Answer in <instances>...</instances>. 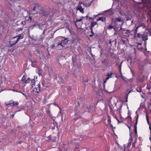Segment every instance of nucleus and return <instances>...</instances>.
Wrapping results in <instances>:
<instances>
[{
	"mask_svg": "<svg viewBox=\"0 0 151 151\" xmlns=\"http://www.w3.org/2000/svg\"><path fill=\"white\" fill-rule=\"evenodd\" d=\"M142 89L140 87H139L138 88L136 89V91L137 92H141Z\"/></svg>",
	"mask_w": 151,
	"mask_h": 151,
	"instance_id": "nucleus-31",
	"label": "nucleus"
},
{
	"mask_svg": "<svg viewBox=\"0 0 151 151\" xmlns=\"http://www.w3.org/2000/svg\"><path fill=\"white\" fill-rule=\"evenodd\" d=\"M121 22V18H116L114 20V23L115 26L119 25H118V22Z\"/></svg>",
	"mask_w": 151,
	"mask_h": 151,
	"instance_id": "nucleus-12",
	"label": "nucleus"
},
{
	"mask_svg": "<svg viewBox=\"0 0 151 151\" xmlns=\"http://www.w3.org/2000/svg\"><path fill=\"white\" fill-rule=\"evenodd\" d=\"M53 124L54 125V126H55L56 125V123L55 121L53 120Z\"/></svg>",
	"mask_w": 151,
	"mask_h": 151,
	"instance_id": "nucleus-36",
	"label": "nucleus"
},
{
	"mask_svg": "<svg viewBox=\"0 0 151 151\" xmlns=\"http://www.w3.org/2000/svg\"><path fill=\"white\" fill-rule=\"evenodd\" d=\"M55 45L53 44L52 45V48H54L55 47Z\"/></svg>",
	"mask_w": 151,
	"mask_h": 151,
	"instance_id": "nucleus-45",
	"label": "nucleus"
},
{
	"mask_svg": "<svg viewBox=\"0 0 151 151\" xmlns=\"http://www.w3.org/2000/svg\"><path fill=\"white\" fill-rule=\"evenodd\" d=\"M85 17H87V18L88 17V15H87Z\"/></svg>",
	"mask_w": 151,
	"mask_h": 151,
	"instance_id": "nucleus-53",
	"label": "nucleus"
},
{
	"mask_svg": "<svg viewBox=\"0 0 151 151\" xmlns=\"http://www.w3.org/2000/svg\"><path fill=\"white\" fill-rule=\"evenodd\" d=\"M75 41V38H72L70 40H69V41L70 42V43L71 44L73 43Z\"/></svg>",
	"mask_w": 151,
	"mask_h": 151,
	"instance_id": "nucleus-24",
	"label": "nucleus"
},
{
	"mask_svg": "<svg viewBox=\"0 0 151 151\" xmlns=\"http://www.w3.org/2000/svg\"><path fill=\"white\" fill-rule=\"evenodd\" d=\"M139 4H142V8H146L148 11V12L151 14V0H142V2L138 3Z\"/></svg>",
	"mask_w": 151,
	"mask_h": 151,
	"instance_id": "nucleus-1",
	"label": "nucleus"
},
{
	"mask_svg": "<svg viewBox=\"0 0 151 151\" xmlns=\"http://www.w3.org/2000/svg\"><path fill=\"white\" fill-rule=\"evenodd\" d=\"M112 74L113 73H110L107 74V76L106 78V80L104 82V83H105L106 81L108 80L109 78L112 77Z\"/></svg>",
	"mask_w": 151,
	"mask_h": 151,
	"instance_id": "nucleus-15",
	"label": "nucleus"
},
{
	"mask_svg": "<svg viewBox=\"0 0 151 151\" xmlns=\"http://www.w3.org/2000/svg\"><path fill=\"white\" fill-rule=\"evenodd\" d=\"M15 37H17V41H19L20 39H22L23 38L24 35L22 34H21L18 35Z\"/></svg>",
	"mask_w": 151,
	"mask_h": 151,
	"instance_id": "nucleus-13",
	"label": "nucleus"
},
{
	"mask_svg": "<svg viewBox=\"0 0 151 151\" xmlns=\"http://www.w3.org/2000/svg\"><path fill=\"white\" fill-rule=\"evenodd\" d=\"M90 29L91 30V33H92V34L91 35H90L89 36L90 37H92V36H93V35L94 34V33L93 32V28H90Z\"/></svg>",
	"mask_w": 151,
	"mask_h": 151,
	"instance_id": "nucleus-26",
	"label": "nucleus"
},
{
	"mask_svg": "<svg viewBox=\"0 0 151 151\" xmlns=\"http://www.w3.org/2000/svg\"><path fill=\"white\" fill-rule=\"evenodd\" d=\"M131 142H129V143H128V146H131Z\"/></svg>",
	"mask_w": 151,
	"mask_h": 151,
	"instance_id": "nucleus-42",
	"label": "nucleus"
},
{
	"mask_svg": "<svg viewBox=\"0 0 151 151\" xmlns=\"http://www.w3.org/2000/svg\"><path fill=\"white\" fill-rule=\"evenodd\" d=\"M136 142V141H135L134 142H133L132 144V147H134L135 148V145Z\"/></svg>",
	"mask_w": 151,
	"mask_h": 151,
	"instance_id": "nucleus-35",
	"label": "nucleus"
},
{
	"mask_svg": "<svg viewBox=\"0 0 151 151\" xmlns=\"http://www.w3.org/2000/svg\"><path fill=\"white\" fill-rule=\"evenodd\" d=\"M109 126L110 128H112L113 127V126L112 125L110 124H109Z\"/></svg>",
	"mask_w": 151,
	"mask_h": 151,
	"instance_id": "nucleus-44",
	"label": "nucleus"
},
{
	"mask_svg": "<svg viewBox=\"0 0 151 151\" xmlns=\"http://www.w3.org/2000/svg\"><path fill=\"white\" fill-rule=\"evenodd\" d=\"M93 107L91 105H90L89 106L86 107V109L85 110V112H90L92 109Z\"/></svg>",
	"mask_w": 151,
	"mask_h": 151,
	"instance_id": "nucleus-14",
	"label": "nucleus"
},
{
	"mask_svg": "<svg viewBox=\"0 0 151 151\" xmlns=\"http://www.w3.org/2000/svg\"><path fill=\"white\" fill-rule=\"evenodd\" d=\"M22 143V142L21 141H19L18 142V143L19 144H21Z\"/></svg>",
	"mask_w": 151,
	"mask_h": 151,
	"instance_id": "nucleus-47",
	"label": "nucleus"
},
{
	"mask_svg": "<svg viewBox=\"0 0 151 151\" xmlns=\"http://www.w3.org/2000/svg\"><path fill=\"white\" fill-rule=\"evenodd\" d=\"M147 88L149 90V91H151V87L150 86V85L147 84Z\"/></svg>",
	"mask_w": 151,
	"mask_h": 151,
	"instance_id": "nucleus-29",
	"label": "nucleus"
},
{
	"mask_svg": "<svg viewBox=\"0 0 151 151\" xmlns=\"http://www.w3.org/2000/svg\"><path fill=\"white\" fill-rule=\"evenodd\" d=\"M88 78H86V80L84 81V83H88Z\"/></svg>",
	"mask_w": 151,
	"mask_h": 151,
	"instance_id": "nucleus-40",
	"label": "nucleus"
},
{
	"mask_svg": "<svg viewBox=\"0 0 151 151\" xmlns=\"http://www.w3.org/2000/svg\"><path fill=\"white\" fill-rule=\"evenodd\" d=\"M112 20V21H113V19H112V20Z\"/></svg>",
	"mask_w": 151,
	"mask_h": 151,
	"instance_id": "nucleus-56",
	"label": "nucleus"
},
{
	"mask_svg": "<svg viewBox=\"0 0 151 151\" xmlns=\"http://www.w3.org/2000/svg\"><path fill=\"white\" fill-rule=\"evenodd\" d=\"M113 28V27L111 25H109L108 27V28L109 29H111Z\"/></svg>",
	"mask_w": 151,
	"mask_h": 151,
	"instance_id": "nucleus-33",
	"label": "nucleus"
},
{
	"mask_svg": "<svg viewBox=\"0 0 151 151\" xmlns=\"http://www.w3.org/2000/svg\"><path fill=\"white\" fill-rule=\"evenodd\" d=\"M22 22V24H24V23H25V22H24H24Z\"/></svg>",
	"mask_w": 151,
	"mask_h": 151,
	"instance_id": "nucleus-49",
	"label": "nucleus"
},
{
	"mask_svg": "<svg viewBox=\"0 0 151 151\" xmlns=\"http://www.w3.org/2000/svg\"><path fill=\"white\" fill-rule=\"evenodd\" d=\"M116 151H124L121 148H118V149Z\"/></svg>",
	"mask_w": 151,
	"mask_h": 151,
	"instance_id": "nucleus-34",
	"label": "nucleus"
},
{
	"mask_svg": "<svg viewBox=\"0 0 151 151\" xmlns=\"http://www.w3.org/2000/svg\"><path fill=\"white\" fill-rule=\"evenodd\" d=\"M109 44H111V40H109Z\"/></svg>",
	"mask_w": 151,
	"mask_h": 151,
	"instance_id": "nucleus-46",
	"label": "nucleus"
},
{
	"mask_svg": "<svg viewBox=\"0 0 151 151\" xmlns=\"http://www.w3.org/2000/svg\"><path fill=\"white\" fill-rule=\"evenodd\" d=\"M103 17H100L97 19V21L101 20L102 21H103Z\"/></svg>",
	"mask_w": 151,
	"mask_h": 151,
	"instance_id": "nucleus-28",
	"label": "nucleus"
},
{
	"mask_svg": "<svg viewBox=\"0 0 151 151\" xmlns=\"http://www.w3.org/2000/svg\"><path fill=\"white\" fill-rule=\"evenodd\" d=\"M142 26V25H138L137 27H136V28L137 29H138L140 27H141V26Z\"/></svg>",
	"mask_w": 151,
	"mask_h": 151,
	"instance_id": "nucleus-37",
	"label": "nucleus"
},
{
	"mask_svg": "<svg viewBox=\"0 0 151 151\" xmlns=\"http://www.w3.org/2000/svg\"><path fill=\"white\" fill-rule=\"evenodd\" d=\"M46 112L47 114L48 115V116H49L51 118H52V115L50 113V110H47L46 111Z\"/></svg>",
	"mask_w": 151,
	"mask_h": 151,
	"instance_id": "nucleus-21",
	"label": "nucleus"
},
{
	"mask_svg": "<svg viewBox=\"0 0 151 151\" xmlns=\"http://www.w3.org/2000/svg\"><path fill=\"white\" fill-rule=\"evenodd\" d=\"M69 41V38H65L64 40H61L59 43L57 44L58 45H56V46L61 45L62 47H64V46H63V45L67 43Z\"/></svg>",
	"mask_w": 151,
	"mask_h": 151,
	"instance_id": "nucleus-7",
	"label": "nucleus"
},
{
	"mask_svg": "<svg viewBox=\"0 0 151 151\" xmlns=\"http://www.w3.org/2000/svg\"><path fill=\"white\" fill-rule=\"evenodd\" d=\"M138 115L137 114L136 118V121L135 122V124L134 125V131L135 132V134H137V124L138 120Z\"/></svg>",
	"mask_w": 151,
	"mask_h": 151,
	"instance_id": "nucleus-11",
	"label": "nucleus"
},
{
	"mask_svg": "<svg viewBox=\"0 0 151 151\" xmlns=\"http://www.w3.org/2000/svg\"><path fill=\"white\" fill-rule=\"evenodd\" d=\"M16 91L17 92V91ZM18 92H19V93H21V92L20 91H18ZM22 93V94L25 97H26L27 96L25 94H24V93Z\"/></svg>",
	"mask_w": 151,
	"mask_h": 151,
	"instance_id": "nucleus-41",
	"label": "nucleus"
},
{
	"mask_svg": "<svg viewBox=\"0 0 151 151\" xmlns=\"http://www.w3.org/2000/svg\"><path fill=\"white\" fill-rule=\"evenodd\" d=\"M110 110H112V108H110Z\"/></svg>",
	"mask_w": 151,
	"mask_h": 151,
	"instance_id": "nucleus-54",
	"label": "nucleus"
},
{
	"mask_svg": "<svg viewBox=\"0 0 151 151\" xmlns=\"http://www.w3.org/2000/svg\"><path fill=\"white\" fill-rule=\"evenodd\" d=\"M49 137H50V141H52L53 142H55L57 141L56 140V138L55 136H52L51 137L50 136Z\"/></svg>",
	"mask_w": 151,
	"mask_h": 151,
	"instance_id": "nucleus-17",
	"label": "nucleus"
},
{
	"mask_svg": "<svg viewBox=\"0 0 151 151\" xmlns=\"http://www.w3.org/2000/svg\"><path fill=\"white\" fill-rule=\"evenodd\" d=\"M77 9L79 10L81 12L83 13L84 12V9L81 6H78L77 7Z\"/></svg>",
	"mask_w": 151,
	"mask_h": 151,
	"instance_id": "nucleus-16",
	"label": "nucleus"
},
{
	"mask_svg": "<svg viewBox=\"0 0 151 151\" xmlns=\"http://www.w3.org/2000/svg\"><path fill=\"white\" fill-rule=\"evenodd\" d=\"M91 19H92V18H91V17H90V18H89V20H91Z\"/></svg>",
	"mask_w": 151,
	"mask_h": 151,
	"instance_id": "nucleus-50",
	"label": "nucleus"
},
{
	"mask_svg": "<svg viewBox=\"0 0 151 151\" xmlns=\"http://www.w3.org/2000/svg\"><path fill=\"white\" fill-rule=\"evenodd\" d=\"M141 38L143 41L146 40L147 39V36L145 35H142Z\"/></svg>",
	"mask_w": 151,
	"mask_h": 151,
	"instance_id": "nucleus-20",
	"label": "nucleus"
},
{
	"mask_svg": "<svg viewBox=\"0 0 151 151\" xmlns=\"http://www.w3.org/2000/svg\"><path fill=\"white\" fill-rule=\"evenodd\" d=\"M132 140H133V139H132V136H130L129 137V142H132Z\"/></svg>",
	"mask_w": 151,
	"mask_h": 151,
	"instance_id": "nucleus-32",
	"label": "nucleus"
},
{
	"mask_svg": "<svg viewBox=\"0 0 151 151\" xmlns=\"http://www.w3.org/2000/svg\"><path fill=\"white\" fill-rule=\"evenodd\" d=\"M82 19L81 18L79 19H77L76 20L74 21L75 25L78 28L80 29L83 22H82Z\"/></svg>",
	"mask_w": 151,
	"mask_h": 151,
	"instance_id": "nucleus-6",
	"label": "nucleus"
},
{
	"mask_svg": "<svg viewBox=\"0 0 151 151\" xmlns=\"http://www.w3.org/2000/svg\"><path fill=\"white\" fill-rule=\"evenodd\" d=\"M137 29H137L136 28L134 30V36L136 35V34L138 33H137Z\"/></svg>",
	"mask_w": 151,
	"mask_h": 151,
	"instance_id": "nucleus-30",
	"label": "nucleus"
},
{
	"mask_svg": "<svg viewBox=\"0 0 151 151\" xmlns=\"http://www.w3.org/2000/svg\"><path fill=\"white\" fill-rule=\"evenodd\" d=\"M32 19V18L31 16H26L25 18V19L27 20V21H28V22H30Z\"/></svg>",
	"mask_w": 151,
	"mask_h": 151,
	"instance_id": "nucleus-18",
	"label": "nucleus"
},
{
	"mask_svg": "<svg viewBox=\"0 0 151 151\" xmlns=\"http://www.w3.org/2000/svg\"><path fill=\"white\" fill-rule=\"evenodd\" d=\"M35 85L34 86H35V88H34L33 91L36 94H38L40 93V82L38 81H35Z\"/></svg>",
	"mask_w": 151,
	"mask_h": 151,
	"instance_id": "nucleus-4",
	"label": "nucleus"
},
{
	"mask_svg": "<svg viewBox=\"0 0 151 151\" xmlns=\"http://www.w3.org/2000/svg\"><path fill=\"white\" fill-rule=\"evenodd\" d=\"M127 127H128V128H129V132H130V131H131V127L129 126L128 125H127Z\"/></svg>",
	"mask_w": 151,
	"mask_h": 151,
	"instance_id": "nucleus-43",
	"label": "nucleus"
},
{
	"mask_svg": "<svg viewBox=\"0 0 151 151\" xmlns=\"http://www.w3.org/2000/svg\"><path fill=\"white\" fill-rule=\"evenodd\" d=\"M77 148H78V147H76V148H75L74 149V150H75L76 149H77Z\"/></svg>",
	"mask_w": 151,
	"mask_h": 151,
	"instance_id": "nucleus-52",
	"label": "nucleus"
},
{
	"mask_svg": "<svg viewBox=\"0 0 151 151\" xmlns=\"http://www.w3.org/2000/svg\"><path fill=\"white\" fill-rule=\"evenodd\" d=\"M127 32H128L129 33H130V31H129V30H127Z\"/></svg>",
	"mask_w": 151,
	"mask_h": 151,
	"instance_id": "nucleus-48",
	"label": "nucleus"
},
{
	"mask_svg": "<svg viewBox=\"0 0 151 151\" xmlns=\"http://www.w3.org/2000/svg\"><path fill=\"white\" fill-rule=\"evenodd\" d=\"M22 80L23 82L26 83H29L31 86H32V87L34 86L36 83L35 80V79L32 80L27 77L23 76L22 78Z\"/></svg>",
	"mask_w": 151,
	"mask_h": 151,
	"instance_id": "nucleus-2",
	"label": "nucleus"
},
{
	"mask_svg": "<svg viewBox=\"0 0 151 151\" xmlns=\"http://www.w3.org/2000/svg\"><path fill=\"white\" fill-rule=\"evenodd\" d=\"M6 106L8 107L11 106H14V105H18L19 103L16 102L15 103L12 100L11 101L9 102H6L5 103Z\"/></svg>",
	"mask_w": 151,
	"mask_h": 151,
	"instance_id": "nucleus-8",
	"label": "nucleus"
},
{
	"mask_svg": "<svg viewBox=\"0 0 151 151\" xmlns=\"http://www.w3.org/2000/svg\"><path fill=\"white\" fill-rule=\"evenodd\" d=\"M101 63L103 64H104V65L106 66H111L112 64L110 65L109 61L107 59H104L101 61Z\"/></svg>",
	"mask_w": 151,
	"mask_h": 151,
	"instance_id": "nucleus-9",
	"label": "nucleus"
},
{
	"mask_svg": "<svg viewBox=\"0 0 151 151\" xmlns=\"http://www.w3.org/2000/svg\"><path fill=\"white\" fill-rule=\"evenodd\" d=\"M122 62L120 63V64L119 65V66H118V68L119 70V74L120 75H122V71H121V68H122Z\"/></svg>",
	"mask_w": 151,
	"mask_h": 151,
	"instance_id": "nucleus-19",
	"label": "nucleus"
},
{
	"mask_svg": "<svg viewBox=\"0 0 151 151\" xmlns=\"http://www.w3.org/2000/svg\"><path fill=\"white\" fill-rule=\"evenodd\" d=\"M78 104L79 105H80V104H79V102H78Z\"/></svg>",
	"mask_w": 151,
	"mask_h": 151,
	"instance_id": "nucleus-55",
	"label": "nucleus"
},
{
	"mask_svg": "<svg viewBox=\"0 0 151 151\" xmlns=\"http://www.w3.org/2000/svg\"><path fill=\"white\" fill-rule=\"evenodd\" d=\"M131 91H130L127 94H126L125 96V98H126V100L125 101V102H127L128 101V100H127V99H128V95L130 93Z\"/></svg>",
	"mask_w": 151,
	"mask_h": 151,
	"instance_id": "nucleus-22",
	"label": "nucleus"
},
{
	"mask_svg": "<svg viewBox=\"0 0 151 151\" xmlns=\"http://www.w3.org/2000/svg\"><path fill=\"white\" fill-rule=\"evenodd\" d=\"M142 35H141L139 33H138L136 35L134 36V37L136 38L137 37L138 38H140L142 37Z\"/></svg>",
	"mask_w": 151,
	"mask_h": 151,
	"instance_id": "nucleus-23",
	"label": "nucleus"
},
{
	"mask_svg": "<svg viewBox=\"0 0 151 151\" xmlns=\"http://www.w3.org/2000/svg\"><path fill=\"white\" fill-rule=\"evenodd\" d=\"M139 45H142V44H141V43H139Z\"/></svg>",
	"mask_w": 151,
	"mask_h": 151,
	"instance_id": "nucleus-51",
	"label": "nucleus"
},
{
	"mask_svg": "<svg viewBox=\"0 0 151 151\" xmlns=\"http://www.w3.org/2000/svg\"><path fill=\"white\" fill-rule=\"evenodd\" d=\"M17 37H14L12 38L9 41L8 46L11 47L15 45L18 41L17 39Z\"/></svg>",
	"mask_w": 151,
	"mask_h": 151,
	"instance_id": "nucleus-3",
	"label": "nucleus"
},
{
	"mask_svg": "<svg viewBox=\"0 0 151 151\" xmlns=\"http://www.w3.org/2000/svg\"><path fill=\"white\" fill-rule=\"evenodd\" d=\"M127 118H128V119H130L131 120H132V118H131V116H128L127 117Z\"/></svg>",
	"mask_w": 151,
	"mask_h": 151,
	"instance_id": "nucleus-38",
	"label": "nucleus"
},
{
	"mask_svg": "<svg viewBox=\"0 0 151 151\" xmlns=\"http://www.w3.org/2000/svg\"><path fill=\"white\" fill-rule=\"evenodd\" d=\"M49 14L48 12L42 10L40 13V14L42 16H47Z\"/></svg>",
	"mask_w": 151,
	"mask_h": 151,
	"instance_id": "nucleus-10",
	"label": "nucleus"
},
{
	"mask_svg": "<svg viewBox=\"0 0 151 151\" xmlns=\"http://www.w3.org/2000/svg\"><path fill=\"white\" fill-rule=\"evenodd\" d=\"M33 8V10L31 11L32 12L33 11L35 12L34 13L35 14L37 13L38 11H41L42 9L41 6L38 4H34Z\"/></svg>",
	"mask_w": 151,
	"mask_h": 151,
	"instance_id": "nucleus-5",
	"label": "nucleus"
},
{
	"mask_svg": "<svg viewBox=\"0 0 151 151\" xmlns=\"http://www.w3.org/2000/svg\"><path fill=\"white\" fill-rule=\"evenodd\" d=\"M91 28H92L93 27L95 26L96 24V22H91Z\"/></svg>",
	"mask_w": 151,
	"mask_h": 151,
	"instance_id": "nucleus-25",
	"label": "nucleus"
},
{
	"mask_svg": "<svg viewBox=\"0 0 151 151\" xmlns=\"http://www.w3.org/2000/svg\"><path fill=\"white\" fill-rule=\"evenodd\" d=\"M108 124H110L111 123V119L109 116L108 117Z\"/></svg>",
	"mask_w": 151,
	"mask_h": 151,
	"instance_id": "nucleus-27",
	"label": "nucleus"
},
{
	"mask_svg": "<svg viewBox=\"0 0 151 151\" xmlns=\"http://www.w3.org/2000/svg\"><path fill=\"white\" fill-rule=\"evenodd\" d=\"M139 81L141 82H143L144 81L143 79H139Z\"/></svg>",
	"mask_w": 151,
	"mask_h": 151,
	"instance_id": "nucleus-39",
	"label": "nucleus"
}]
</instances>
